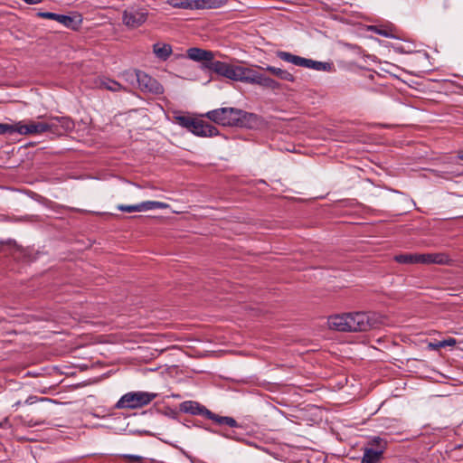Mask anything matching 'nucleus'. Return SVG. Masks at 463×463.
I'll use <instances>...</instances> for the list:
<instances>
[{"label":"nucleus","instance_id":"nucleus-1","mask_svg":"<svg viewBox=\"0 0 463 463\" xmlns=\"http://www.w3.org/2000/svg\"><path fill=\"white\" fill-rule=\"evenodd\" d=\"M385 317L376 312H354L332 316L329 327L342 332H364L383 325Z\"/></svg>","mask_w":463,"mask_h":463},{"label":"nucleus","instance_id":"nucleus-2","mask_svg":"<svg viewBox=\"0 0 463 463\" xmlns=\"http://www.w3.org/2000/svg\"><path fill=\"white\" fill-rule=\"evenodd\" d=\"M211 121L223 127L252 128L258 121L255 114L235 108H220L205 114Z\"/></svg>","mask_w":463,"mask_h":463},{"label":"nucleus","instance_id":"nucleus-3","mask_svg":"<svg viewBox=\"0 0 463 463\" xmlns=\"http://www.w3.org/2000/svg\"><path fill=\"white\" fill-rule=\"evenodd\" d=\"M180 411L184 413H188L191 415H202L205 418L212 420L218 425H227L231 428L238 427V422L235 419L229 416H220L210 410H208L205 406L200 404L194 401H185L180 404Z\"/></svg>","mask_w":463,"mask_h":463},{"label":"nucleus","instance_id":"nucleus-4","mask_svg":"<svg viewBox=\"0 0 463 463\" xmlns=\"http://www.w3.org/2000/svg\"><path fill=\"white\" fill-rule=\"evenodd\" d=\"M157 397V393L148 392H129L125 393L115 404V408L121 409H139L148 405Z\"/></svg>","mask_w":463,"mask_h":463},{"label":"nucleus","instance_id":"nucleus-5","mask_svg":"<svg viewBox=\"0 0 463 463\" xmlns=\"http://www.w3.org/2000/svg\"><path fill=\"white\" fill-rule=\"evenodd\" d=\"M276 54L277 57L279 58L280 60L299 67H305L323 71H329L332 68V64L329 62L313 61L311 59L300 57L284 51H279L277 52Z\"/></svg>","mask_w":463,"mask_h":463},{"label":"nucleus","instance_id":"nucleus-6","mask_svg":"<svg viewBox=\"0 0 463 463\" xmlns=\"http://www.w3.org/2000/svg\"><path fill=\"white\" fill-rule=\"evenodd\" d=\"M131 78H136L138 88L143 92H147L155 95L164 93V87L158 82L157 80L152 78L148 74L141 71H134L129 73Z\"/></svg>","mask_w":463,"mask_h":463},{"label":"nucleus","instance_id":"nucleus-7","mask_svg":"<svg viewBox=\"0 0 463 463\" xmlns=\"http://www.w3.org/2000/svg\"><path fill=\"white\" fill-rule=\"evenodd\" d=\"M204 68L229 80L241 81L240 75L241 66L240 65H234L221 61H214V62L205 63Z\"/></svg>","mask_w":463,"mask_h":463},{"label":"nucleus","instance_id":"nucleus-8","mask_svg":"<svg viewBox=\"0 0 463 463\" xmlns=\"http://www.w3.org/2000/svg\"><path fill=\"white\" fill-rule=\"evenodd\" d=\"M46 133L54 136H62L71 131L74 121L70 117H49L45 120Z\"/></svg>","mask_w":463,"mask_h":463},{"label":"nucleus","instance_id":"nucleus-9","mask_svg":"<svg viewBox=\"0 0 463 463\" xmlns=\"http://www.w3.org/2000/svg\"><path fill=\"white\" fill-rule=\"evenodd\" d=\"M148 12L146 8L130 7L123 13V24L129 28H137L146 23Z\"/></svg>","mask_w":463,"mask_h":463},{"label":"nucleus","instance_id":"nucleus-10","mask_svg":"<svg viewBox=\"0 0 463 463\" xmlns=\"http://www.w3.org/2000/svg\"><path fill=\"white\" fill-rule=\"evenodd\" d=\"M14 133L20 135H41L46 133L45 121H33L28 123L19 121L14 123Z\"/></svg>","mask_w":463,"mask_h":463},{"label":"nucleus","instance_id":"nucleus-11","mask_svg":"<svg viewBox=\"0 0 463 463\" xmlns=\"http://www.w3.org/2000/svg\"><path fill=\"white\" fill-rule=\"evenodd\" d=\"M187 57L194 61H202L205 63L214 62V52L208 50H203L197 47H192L187 50Z\"/></svg>","mask_w":463,"mask_h":463},{"label":"nucleus","instance_id":"nucleus-12","mask_svg":"<svg viewBox=\"0 0 463 463\" xmlns=\"http://www.w3.org/2000/svg\"><path fill=\"white\" fill-rule=\"evenodd\" d=\"M191 132L199 137H213L219 133L218 129L213 125L196 118Z\"/></svg>","mask_w":463,"mask_h":463},{"label":"nucleus","instance_id":"nucleus-13","mask_svg":"<svg viewBox=\"0 0 463 463\" xmlns=\"http://www.w3.org/2000/svg\"><path fill=\"white\" fill-rule=\"evenodd\" d=\"M419 263L423 264H439V265H447L449 264L451 260L445 253H426V254H418Z\"/></svg>","mask_w":463,"mask_h":463},{"label":"nucleus","instance_id":"nucleus-14","mask_svg":"<svg viewBox=\"0 0 463 463\" xmlns=\"http://www.w3.org/2000/svg\"><path fill=\"white\" fill-rule=\"evenodd\" d=\"M37 15L42 18L55 20L68 28H74V18L70 15L51 12H40L37 14Z\"/></svg>","mask_w":463,"mask_h":463},{"label":"nucleus","instance_id":"nucleus-15","mask_svg":"<svg viewBox=\"0 0 463 463\" xmlns=\"http://www.w3.org/2000/svg\"><path fill=\"white\" fill-rule=\"evenodd\" d=\"M153 53L161 61H166L172 54L173 49L169 43H156L153 44Z\"/></svg>","mask_w":463,"mask_h":463},{"label":"nucleus","instance_id":"nucleus-16","mask_svg":"<svg viewBox=\"0 0 463 463\" xmlns=\"http://www.w3.org/2000/svg\"><path fill=\"white\" fill-rule=\"evenodd\" d=\"M226 4V0H194V9H215Z\"/></svg>","mask_w":463,"mask_h":463},{"label":"nucleus","instance_id":"nucleus-17","mask_svg":"<svg viewBox=\"0 0 463 463\" xmlns=\"http://www.w3.org/2000/svg\"><path fill=\"white\" fill-rule=\"evenodd\" d=\"M383 454V450H377L373 448H365L361 463H379Z\"/></svg>","mask_w":463,"mask_h":463},{"label":"nucleus","instance_id":"nucleus-18","mask_svg":"<svg viewBox=\"0 0 463 463\" xmlns=\"http://www.w3.org/2000/svg\"><path fill=\"white\" fill-rule=\"evenodd\" d=\"M261 69L265 70L267 71H269L270 73L277 76L280 80L290 81V82L295 81V77L293 76V74L286 70L277 68L274 66H269V65L267 66L266 68H261Z\"/></svg>","mask_w":463,"mask_h":463},{"label":"nucleus","instance_id":"nucleus-19","mask_svg":"<svg viewBox=\"0 0 463 463\" xmlns=\"http://www.w3.org/2000/svg\"><path fill=\"white\" fill-rule=\"evenodd\" d=\"M259 75H260V72H258L257 71L252 70L250 68L241 66V75H240L241 82L256 84Z\"/></svg>","mask_w":463,"mask_h":463},{"label":"nucleus","instance_id":"nucleus-20","mask_svg":"<svg viewBox=\"0 0 463 463\" xmlns=\"http://www.w3.org/2000/svg\"><path fill=\"white\" fill-rule=\"evenodd\" d=\"M169 204L158 201H146L139 203L140 212H146L155 209H167Z\"/></svg>","mask_w":463,"mask_h":463},{"label":"nucleus","instance_id":"nucleus-21","mask_svg":"<svg viewBox=\"0 0 463 463\" xmlns=\"http://www.w3.org/2000/svg\"><path fill=\"white\" fill-rule=\"evenodd\" d=\"M256 84L270 90H277L279 88V83L278 81L262 73H260Z\"/></svg>","mask_w":463,"mask_h":463},{"label":"nucleus","instance_id":"nucleus-22","mask_svg":"<svg viewBox=\"0 0 463 463\" xmlns=\"http://www.w3.org/2000/svg\"><path fill=\"white\" fill-rule=\"evenodd\" d=\"M173 8L194 10V0H165Z\"/></svg>","mask_w":463,"mask_h":463},{"label":"nucleus","instance_id":"nucleus-23","mask_svg":"<svg viewBox=\"0 0 463 463\" xmlns=\"http://www.w3.org/2000/svg\"><path fill=\"white\" fill-rule=\"evenodd\" d=\"M100 87L114 92L120 91L121 90H123V87L121 86L120 83L111 79L101 80Z\"/></svg>","mask_w":463,"mask_h":463},{"label":"nucleus","instance_id":"nucleus-24","mask_svg":"<svg viewBox=\"0 0 463 463\" xmlns=\"http://www.w3.org/2000/svg\"><path fill=\"white\" fill-rule=\"evenodd\" d=\"M394 260L401 264L419 263L418 254H399L394 257Z\"/></svg>","mask_w":463,"mask_h":463},{"label":"nucleus","instance_id":"nucleus-25","mask_svg":"<svg viewBox=\"0 0 463 463\" xmlns=\"http://www.w3.org/2000/svg\"><path fill=\"white\" fill-rule=\"evenodd\" d=\"M175 120L181 127L185 128L188 130L192 131L195 118L186 117V116H176V117H175Z\"/></svg>","mask_w":463,"mask_h":463},{"label":"nucleus","instance_id":"nucleus-26","mask_svg":"<svg viewBox=\"0 0 463 463\" xmlns=\"http://www.w3.org/2000/svg\"><path fill=\"white\" fill-rule=\"evenodd\" d=\"M370 444H371L372 446L376 447V449H377V450H383V452H384V450H385V449H386V446H387V442H386L384 439H381L380 437H374V438L371 440Z\"/></svg>","mask_w":463,"mask_h":463},{"label":"nucleus","instance_id":"nucleus-27","mask_svg":"<svg viewBox=\"0 0 463 463\" xmlns=\"http://www.w3.org/2000/svg\"><path fill=\"white\" fill-rule=\"evenodd\" d=\"M117 208L119 211L126 212V213L140 212L139 203L132 204V205L119 204V205H118Z\"/></svg>","mask_w":463,"mask_h":463},{"label":"nucleus","instance_id":"nucleus-28","mask_svg":"<svg viewBox=\"0 0 463 463\" xmlns=\"http://www.w3.org/2000/svg\"><path fill=\"white\" fill-rule=\"evenodd\" d=\"M6 133H14V124L0 123V135H4Z\"/></svg>","mask_w":463,"mask_h":463},{"label":"nucleus","instance_id":"nucleus-29","mask_svg":"<svg viewBox=\"0 0 463 463\" xmlns=\"http://www.w3.org/2000/svg\"><path fill=\"white\" fill-rule=\"evenodd\" d=\"M53 402V401H52V400L48 399V398H39V397H37V396L31 395V396H29V397L25 400L24 403H25V404H28V405H32V404H33V403H35V402Z\"/></svg>","mask_w":463,"mask_h":463},{"label":"nucleus","instance_id":"nucleus-30","mask_svg":"<svg viewBox=\"0 0 463 463\" xmlns=\"http://www.w3.org/2000/svg\"><path fill=\"white\" fill-rule=\"evenodd\" d=\"M373 31L374 33H376L377 34L384 36V37H388V38L393 37L392 31L388 30V29L374 26V27H373Z\"/></svg>","mask_w":463,"mask_h":463},{"label":"nucleus","instance_id":"nucleus-31","mask_svg":"<svg viewBox=\"0 0 463 463\" xmlns=\"http://www.w3.org/2000/svg\"><path fill=\"white\" fill-rule=\"evenodd\" d=\"M23 423L26 427L33 428V427L43 425V424H45V421L44 420H34L33 419H30L27 420H24Z\"/></svg>","mask_w":463,"mask_h":463},{"label":"nucleus","instance_id":"nucleus-32","mask_svg":"<svg viewBox=\"0 0 463 463\" xmlns=\"http://www.w3.org/2000/svg\"><path fill=\"white\" fill-rule=\"evenodd\" d=\"M123 458L127 459L128 462H141L143 460V458L141 456L137 455H131V454H124L121 456Z\"/></svg>","mask_w":463,"mask_h":463},{"label":"nucleus","instance_id":"nucleus-33","mask_svg":"<svg viewBox=\"0 0 463 463\" xmlns=\"http://www.w3.org/2000/svg\"><path fill=\"white\" fill-rule=\"evenodd\" d=\"M457 343L456 339L454 338H448V339H445L441 342H439V346H453L455 345Z\"/></svg>","mask_w":463,"mask_h":463},{"label":"nucleus","instance_id":"nucleus-34","mask_svg":"<svg viewBox=\"0 0 463 463\" xmlns=\"http://www.w3.org/2000/svg\"><path fill=\"white\" fill-rule=\"evenodd\" d=\"M28 5H37L42 3L43 0H24Z\"/></svg>","mask_w":463,"mask_h":463},{"label":"nucleus","instance_id":"nucleus-35","mask_svg":"<svg viewBox=\"0 0 463 463\" xmlns=\"http://www.w3.org/2000/svg\"><path fill=\"white\" fill-rule=\"evenodd\" d=\"M21 404H22L21 401H18V402H16L13 406H14V407H18V406H20Z\"/></svg>","mask_w":463,"mask_h":463}]
</instances>
